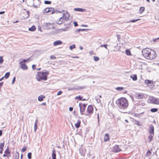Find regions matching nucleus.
<instances>
[{"mask_svg": "<svg viewBox=\"0 0 159 159\" xmlns=\"http://www.w3.org/2000/svg\"><path fill=\"white\" fill-rule=\"evenodd\" d=\"M116 103L121 108H126L129 105V102L127 99L124 97H121L118 99Z\"/></svg>", "mask_w": 159, "mask_h": 159, "instance_id": "f257e3e1", "label": "nucleus"}, {"mask_svg": "<svg viewBox=\"0 0 159 159\" xmlns=\"http://www.w3.org/2000/svg\"><path fill=\"white\" fill-rule=\"evenodd\" d=\"M49 74V73L48 71L38 72L36 75L35 78L39 81L41 80H46L47 79V75Z\"/></svg>", "mask_w": 159, "mask_h": 159, "instance_id": "f03ea898", "label": "nucleus"}, {"mask_svg": "<svg viewBox=\"0 0 159 159\" xmlns=\"http://www.w3.org/2000/svg\"><path fill=\"white\" fill-rule=\"evenodd\" d=\"M93 107L92 105H89L88 106L87 110L86 113L84 115L90 117L93 112Z\"/></svg>", "mask_w": 159, "mask_h": 159, "instance_id": "7ed1b4c3", "label": "nucleus"}, {"mask_svg": "<svg viewBox=\"0 0 159 159\" xmlns=\"http://www.w3.org/2000/svg\"><path fill=\"white\" fill-rule=\"evenodd\" d=\"M43 13L44 14L47 13L52 14L54 13V9L52 7L46 8L43 10Z\"/></svg>", "mask_w": 159, "mask_h": 159, "instance_id": "20e7f679", "label": "nucleus"}, {"mask_svg": "<svg viewBox=\"0 0 159 159\" xmlns=\"http://www.w3.org/2000/svg\"><path fill=\"white\" fill-rule=\"evenodd\" d=\"M59 13H62V17L66 21L69 18L70 15L69 13L66 11L62 10V11H59Z\"/></svg>", "mask_w": 159, "mask_h": 159, "instance_id": "39448f33", "label": "nucleus"}, {"mask_svg": "<svg viewBox=\"0 0 159 159\" xmlns=\"http://www.w3.org/2000/svg\"><path fill=\"white\" fill-rule=\"evenodd\" d=\"M87 105V104H86L79 103L80 111L81 115H83L85 114L84 112Z\"/></svg>", "mask_w": 159, "mask_h": 159, "instance_id": "423d86ee", "label": "nucleus"}, {"mask_svg": "<svg viewBox=\"0 0 159 159\" xmlns=\"http://www.w3.org/2000/svg\"><path fill=\"white\" fill-rule=\"evenodd\" d=\"M154 135V128L153 125H150V142L151 141Z\"/></svg>", "mask_w": 159, "mask_h": 159, "instance_id": "0eeeda50", "label": "nucleus"}, {"mask_svg": "<svg viewBox=\"0 0 159 159\" xmlns=\"http://www.w3.org/2000/svg\"><path fill=\"white\" fill-rule=\"evenodd\" d=\"M150 60H152L155 58L157 54L153 50L150 49Z\"/></svg>", "mask_w": 159, "mask_h": 159, "instance_id": "6e6552de", "label": "nucleus"}, {"mask_svg": "<svg viewBox=\"0 0 159 159\" xmlns=\"http://www.w3.org/2000/svg\"><path fill=\"white\" fill-rule=\"evenodd\" d=\"M150 103L154 104H159V100L152 97H150Z\"/></svg>", "mask_w": 159, "mask_h": 159, "instance_id": "1a4fd4ad", "label": "nucleus"}, {"mask_svg": "<svg viewBox=\"0 0 159 159\" xmlns=\"http://www.w3.org/2000/svg\"><path fill=\"white\" fill-rule=\"evenodd\" d=\"M142 54L146 58L148 59L149 57V52L148 49H144L142 50Z\"/></svg>", "mask_w": 159, "mask_h": 159, "instance_id": "9d476101", "label": "nucleus"}, {"mask_svg": "<svg viewBox=\"0 0 159 159\" xmlns=\"http://www.w3.org/2000/svg\"><path fill=\"white\" fill-rule=\"evenodd\" d=\"M122 149L119 148V146L117 145H116L114 146L112 148V151L114 152H118L121 151Z\"/></svg>", "mask_w": 159, "mask_h": 159, "instance_id": "9b49d317", "label": "nucleus"}, {"mask_svg": "<svg viewBox=\"0 0 159 159\" xmlns=\"http://www.w3.org/2000/svg\"><path fill=\"white\" fill-rule=\"evenodd\" d=\"M65 21L66 20L61 17L56 20V23L58 25H61L64 23Z\"/></svg>", "mask_w": 159, "mask_h": 159, "instance_id": "f8f14e48", "label": "nucleus"}, {"mask_svg": "<svg viewBox=\"0 0 159 159\" xmlns=\"http://www.w3.org/2000/svg\"><path fill=\"white\" fill-rule=\"evenodd\" d=\"M10 153L11 152L9 150V148L7 147L4 152V154L3 155V157H8Z\"/></svg>", "mask_w": 159, "mask_h": 159, "instance_id": "ddd939ff", "label": "nucleus"}, {"mask_svg": "<svg viewBox=\"0 0 159 159\" xmlns=\"http://www.w3.org/2000/svg\"><path fill=\"white\" fill-rule=\"evenodd\" d=\"M20 68L23 70H26L28 69V66L25 63H23V62H20Z\"/></svg>", "mask_w": 159, "mask_h": 159, "instance_id": "4468645a", "label": "nucleus"}, {"mask_svg": "<svg viewBox=\"0 0 159 159\" xmlns=\"http://www.w3.org/2000/svg\"><path fill=\"white\" fill-rule=\"evenodd\" d=\"M4 142L0 143V153L2 154L3 151V148L4 146Z\"/></svg>", "mask_w": 159, "mask_h": 159, "instance_id": "2eb2a0df", "label": "nucleus"}, {"mask_svg": "<svg viewBox=\"0 0 159 159\" xmlns=\"http://www.w3.org/2000/svg\"><path fill=\"white\" fill-rule=\"evenodd\" d=\"M81 123V120H78L76 122L75 124V127L77 129L80 126Z\"/></svg>", "mask_w": 159, "mask_h": 159, "instance_id": "dca6fc26", "label": "nucleus"}, {"mask_svg": "<svg viewBox=\"0 0 159 159\" xmlns=\"http://www.w3.org/2000/svg\"><path fill=\"white\" fill-rule=\"evenodd\" d=\"M110 137L109 135L108 134H106L104 136V140L105 142L109 140Z\"/></svg>", "mask_w": 159, "mask_h": 159, "instance_id": "f3484780", "label": "nucleus"}, {"mask_svg": "<svg viewBox=\"0 0 159 159\" xmlns=\"http://www.w3.org/2000/svg\"><path fill=\"white\" fill-rule=\"evenodd\" d=\"M132 122L134 123V124L138 126H141L142 125L141 123L139 121L136 120L135 119H133Z\"/></svg>", "mask_w": 159, "mask_h": 159, "instance_id": "a211bd4d", "label": "nucleus"}, {"mask_svg": "<svg viewBox=\"0 0 159 159\" xmlns=\"http://www.w3.org/2000/svg\"><path fill=\"white\" fill-rule=\"evenodd\" d=\"M143 94L142 93H139L136 94V97L138 99H141L143 98Z\"/></svg>", "mask_w": 159, "mask_h": 159, "instance_id": "6ab92c4d", "label": "nucleus"}, {"mask_svg": "<svg viewBox=\"0 0 159 159\" xmlns=\"http://www.w3.org/2000/svg\"><path fill=\"white\" fill-rule=\"evenodd\" d=\"M62 42L60 40H57L55 41L53 44L54 46L61 45L62 43Z\"/></svg>", "mask_w": 159, "mask_h": 159, "instance_id": "aec40b11", "label": "nucleus"}, {"mask_svg": "<svg viewBox=\"0 0 159 159\" xmlns=\"http://www.w3.org/2000/svg\"><path fill=\"white\" fill-rule=\"evenodd\" d=\"M19 157V154L18 152H16L14 155V157L15 159H18Z\"/></svg>", "mask_w": 159, "mask_h": 159, "instance_id": "412c9836", "label": "nucleus"}, {"mask_svg": "<svg viewBox=\"0 0 159 159\" xmlns=\"http://www.w3.org/2000/svg\"><path fill=\"white\" fill-rule=\"evenodd\" d=\"M74 10L77 11L84 12L85 11V9L80 8H75L74 9Z\"/></svg>", "mask_w": 159, "mask_h": 159, "instance_id": "4be33fe9", "label": "nucleus"}, {"mask_svg": "<svg viewBox=\"0 0 159 159\" xmlns=\"http://www.w3.org/2000/svg\"><path fill=\"white\" fill-rule=\"evenodd\" d=\"M45 98V96L43 95H40L39 96L38 98V100L39 101H43L44 98Z\"/></svg>", "mask_w": 159, "mask_h": 159, "instance_id": "5701e85b", "label": "nucleus"}, {"mask_svg": "<svg viewBox=\"0 0 159 159\" xmlns=\"http://www.w3.org/2000/svg\"><path fill=\"white\" fill-rule=\"evenodd\" d=\"M154 86V83L152 80H150V89H152Z\"/></svg>", "mask_w": 159, "mask_h": 159, "instance_id": "b1692460", "label": "nucleus"}, {"mask_svg": "<svg viewBox=\"0 0 159 159\" xmlns=\"http://www.w3.org/2000/svg\"><path fill=\"white\" fill-rule=\"evenodd\" d=\"M130 77L133 80L135 81L137 80V77L136 75L134 74L130 75Z\"/></svg>", "mask_w": 159, "mask_h": 159, "instance_id": "393cba45", "label": "nucleus"}, {"mask_svg": "<svg viewBox=\"0 0 159 159\" xmlns=\"http://www.w3.org/2000/svg\"><path fill=\"white\" fill-rule=\"evenodd\" d=\"M52 159H56V154L54 150H53L52 152Z\"/></svg>", "mask_w": 159, "mask_h": 159, "instance_id": "a878e982", "label": "nucleus"}, {"mask_svg": "<svg viewBox=\"0 0 159 159\" xmlns=\"http://www.w3.org/2000/svg\"><path fill=\"white\" fill-rule=\"evenodd\" d=\"M36 29V28L34 25H33L31 28L29 29V30L30 31H35Z\"/></svg>", "mask_w": 159, "mask_h": 159, "instance_id": "bb28decb", "label": "nucleus"}, {"mask_svg": "<svg viewBox=\"0 0 159 159\" xmlns=\"http://www.w3.org/2000/svg\"><path fill=\"white\" fill-rule=\"evenodd\" d=\"M158 111V108H152L150 110V111L152 112H157Z\"/></svg>", "mask_w": 159, "mask_h": 159, "instance_id": "cd10ccee", "label": "nucleus"}, {"mask_svg": "<svg viewBox=\"0 0 159 159\" xmlns=\"http://www.w3.org/2000/svg\"><path fill=\"white\" fill-rule=\"evenodd\" d=\"M125 53L126 55L128 56L131 55V53L130 50L128 49L125 50Z\"/></svg>", "mask_w": 159, "mask_h": 159, "instance_id": "c85d7f7f", "label": "nucleus"}, {"mask_svg": "<svg viewBox=\"0 0 159 159\" xmlns=\"http://www.w3.org/2000/svg\"><path fill=\"white\" fill-rule=\"evenodd\" d=\"M145 8L144 7H140L139 9V12L140 13H143L144 10Z\"/></svg>", "mask_w": 159, "mask_h": 159, "instance_id": "c756f323", "label": "nucleus"}, {"mask_svg": "<svg viewBox=\"0 0 159 159\" xmlns=\"http://www.w3.org/2000/svg\"><path fill=\"white\" fill-rule=\"evenodd\" d=\"M10 72H7V73L5 76H4V78L6 79H7L9 77V76H10Z\"/></svg>", "mask_w": 159, "mask_h": 159, "instance_id": "7c9ffc66", "label": "nucleus"}, {"mask_svg": "<svg viewBox=\"0 0 159 159\" xmlns=\"http://www.w3.org/2000/svg\"><path fill=\"white\" fill-rule=\"evenodd\" d=\"M82 97L81 96H76L75 97V99H78L79 100H82Z\"/></svg>", "mask_w": 159, "mask_h": 159, "instance_id": "2f4dec72", "label": "nucleus"}, {"mask_svg": "<svg viewBox=\"0 0 159 159\" xmlns=\"http://www.w3.org/2000/svg\"><path fill=\"white\" fill-rule=\"evenodd\" d=\"M38 121L37 120H36L34 124V130L35 131L37 129V123Z\"/></svg>", "mask_w": 159, "mask_h": 159, "instance_id": "473e14b6", "label": "nucleus"}, {"mask_svg": "<svg viewBox=\"0 0 159 159\" xmlns=\"http://www.w3.org/2000/svg\"><path fill=\"white\" fill-rule=\"evenodd\" d=\"M124 89V88L123 87H118L116 88V89L117 90L120 91L123 90Z\"/></svg>", "mask_w": 159, "mask_h": 159, "instance_id": "72a5a7b5", "label": "nucleus"}, {"mask_svg": "<svg viewBox=\"0 0 159 159\" xmlns=\"http://www.w3.org/2000/svg\"><path fill=\"white\" fill-rule=\"evenodd\" d=\"M93 59L95 61H97L99 60V58L98 57L94 56L93 57Z\"/></svg>", "mask_w": 159, "mask_h": 159, "instance_id": "f704fd0d", "label": "nucleus"}, {"mask_svg": "<svg viewBox=\"0 0 159 159\" xmlns=\"http://www.w3.org/2000/svg\"><path fill=\"white\" fill-rule=\"evenodd\" d=\"M31 155L32 153L31 152H29L28 153V157L29 159H31Z\"/></svg>", "mask_w": 159, "mask_h": 159, "instance_id": "c9c22d12", "label": "nucleus"}, {"mask_svg": "<svg viewBox=\"0 0 159 159\" xmlns=\"http://www.w3.org/2000/svg\"><path fill=\"white\" fill-rule=\"evenodd\" d=\"M44 3L46 4H50L51 3V2L50 1H45Z\"/></svg>", "mask_w": 159, "mask_h": 159, "instance_id": "e433bc0d", "label": "nucleus"}, {"mask_svg": "<svg viewBox=\"0 0 159 159\" xmlns=\"http://www.w3.org/2000/svg\"><path fill=\"white\" fill-rule=\"evenodd\" d=\"M75 44H73L71 45L70 47V50H72L73 49L75 48Z\"/></svg>", "mask_w": 159, "mask_h": 159, "instance_id": "4c0bfd02", "label": "nucleus"}, {"mask_svg": "<svg viewBox=\"0 0 159 159\" xmlns=\"http://www.w3.org/2000/svg\"><path fill=\"white\" fill-rule=\"evenodd\" d=\"M50 58L51 60H54L56 58V57L55 56L53 55H51L50 56Z\"/></svg>", "mask_w": 159, "mask_h": 159, "instance_id": "58836bf2", "label": "nucleus"}, {"mask_svg": "<svg viewBox=\"0 0 159 159\" xmlns=\"http://www.w3.org/2000/svg\"><path fill=\"white\" fill-rule=\"evenodd\" d=\"M26 148L25 147H24L21 149V152H24L26 151Z\"/></svg>", "mask_w": 159, "mask_h": 159, "instance_id": "ea45409f", "label": "nucleus"}, {"mask_svg": "<svg viewBox=\"0 0 159 159\" xmlns=\"http://www.w3.org/2000/svg\"><path fill=\"white\" fill-rule=\"evenodd\" d=\"M3 61V57L2 56L0 57V64H1Z\"/></svg>", "mask_w": 159, "mask_h": 159, "instance_id": "a19ab883", "label": "nucleus"}, {"mask_svg": "<svg viewBox=\"0 0 159 159\" xmlns=\"http://www.w3.org/2000/svg\"><path fill=\"white\" fill-rule=\"evenodd\" d=\"M140 20V19H135V20H131L130 21V22H135L136 21H137L138 20Z\"/></svg>", "mask_w": 159, "mask_h": 159, "instance_id": "79ce46f5", "label": "nucleus"}, {"mask_svg": "<svg viewBox=\"0 0 159 159\" xmlns=\"http://www.w3.org/2000/svg\"><path fill=\"white\" fill-rule=\"evenodd\" d=\"M107 44H104V45H101V47H104L106 49H107Z\"/></svg>", "mask_w": 159, "mask_h": 159, "instance_id": "37998d69", "label": "nucleus"}, {"mask_svg": "<svg viewBox=\"0 0 159 159\" xmlns=\"http://www.w3.org/2000/svg\"><path fill=\"white\" fill-rule=\"evenodd\" d=\"M89 54L91 55H93L95 54L93 51H91L89 52Z\"/></svg>", "mask_w": 159, "mask_h": 159, "instance_id": "c03bdc74", "label": "nucleus"}, {"mask_svg": "<svg viewBox=\"0 0 159 159\" xmlns=\"http://www.w3.org/2000/svg\"><path fill=\"white\" fill-rule=\"evenodd\" d=\"M29 59H24L22 61H21V62H23V63H25V62H27L29 61Z\"/></svg>", "mask_w": 159, "mask_h": 159, "instance_id": "a18cd8bd", "label": "nucleus"}, {"mask_svg": "<svg viewBox=\"0 0 159 159\" xmlns=\"http://www.w3.org/2000/svg\"><path fill=\"white\" fill-rule=\"evenodd\" d=\"M32 68L33 70H34L36 69V65H33L32 66Z\"/></svg>", "mask_w": 159, "mask_h": 159, "instance_id": "49530a36", "label": "nucleus"}, {"mask_svg": "<svg viewBox=\"0 0 159 159\" xmlns=\"http://www.w3.org/2000/svg\"><path fill=\"white\" fill-rule=\"evenodd\" d=\"M159 39V38H158L157 39H153L152 40L154 42H157V40Z\"/></svg>", "mask_w": 159, "mask_h": 159, "instance_id": "de8ad7c7", "label": "nucleus"}, {"mask_svg": "<svg viewBox=\"0 0 159 159\" xmlns=\"http://www.w3.org/2000/svg\"><path fill=\"white\" fill-rule=\"evenodd\" d=\"M62 92L61 91H59V92H58L57 93V95H59L61 94Z\"/></svg>", "mask_w": 159, "mask_h": 159, "instance_id": "09e8293b", "label": "nucleus"}, {"mask_svg": "<svg viewBox=\"0 0 159 159\" xmlns=\"http://www.w3.org/2000/svg\"><path fill=\"white\" fill-rule=\"evenodd\" d=\"M145 82L148 85V84H149V80H145Z\"/></svg>", "mask_w": 159, "mask_h": 159, "instance_id": "8fccbe9b", "label": "nucleus"}, {"mask_svg": "<svg viewBox=\"0 0 159 159\" xmlns=\"http://www.w3.org/2000/svg\"><path fill=\"white\" fill-rule=\"evenodd\" d=\"M74 25L76 27L78 26V24L76 22H74Z\"/></svg>", "mask_w": 159, "mask_h": 159, "instance_id": "3c124183", "label": "nucleus"}, {"mask_svg": "<svg viewBox=\"0 0 159 159\" xmlns=\"http://www.w3.org/2000/svg\"><path fill=\"white\" fill-rule=\"evenodd\" d=\"M16 78L15 77H14L13 79V80L12 81V84H13L14 83L15 81V80Z\"/></svg>", "mask_w": 159, "mask_h": 159, "instance_id": "603ef678", "label": "nucleus"}, {"mask_svg": "<svg viewBox=\"0 0 159 159\" xmlns=\"http://www.w3.org/2000/svg\"><path fill=\"white\" fill-rule=\"evenodd\" d=\"M72 58H79V57L77 56H75V57H71Z\"/></svg>", "mask_w": 159, "mask_h": 159, "instance_id": "864d4df0", "label": "nucleus"}, {"mask_svg": "<svg viewBox=\"0 0 159 159\" xmlns=\"http://www.w3.org/2000/svg\"><path fill=\"white\" fill-rule=\"evenodd\" d=\"M69 110L70 111H72L73 110V108L72 107H70L69 108Z\"/></svg>", "mask_w": 159, "mask_h": 159, "instance_id": "5fc2aeb1", "label": "nucleus"}, {"mask_svg": "<svg viewBox=\"0 0 159 159\" xmlns=\"http://www.w3.org/2000/svg\"><path fill=\"white\" fill-rule=\"evenodd\" d=\"M5 12L4 11H2L0 12V14H2L5 13Z\"/></svg>", "mask_w": 159, "mask_h": 159, "instance_id": "6e6d98bb", "label": "nucleus"}, {"mask_svg": "<svg viewBox=\"0 0 159 159\" xmlns=\"http://www.w3.org/2000/svg\"><path fill=\"white\" fill-rule=\"evenodd\" d=\"M2 134V131L1 130H0V136H1Z\"/></svg>", "mask_w": 159, "mask_h": 159, "instance_id": "4d7b16f0", "label": "nucleus"}, {"mask_svg": "<svg viewBox=\"0 0 159 159\" xmlns=\"http://www.w3.org/2000/svg\"><path fill=\"white\" fill-rule=\"evenodd\" d=\"M137 115V114H135L134 115V116H135V117H137L138 116V115Z\"/></svg>", "mask_w": 159, "mask_h": 159, "instance_id": "13d9d810", "label": "nucleus"}, {"mask_svg": "<svg viewBox=\"0 0 159 159\" xmlns=\"http://www.w3.org/2000/svg\"><path fill=\"white\" fill-rule=\"evenodd\" d=\"M4 77L3 76L0 79V81L3 80Z\"/></svg>", "mask_w": 159, "mask_h": 159, "instance_id": "bf43d9fd", "label": "nucleus"}, {"mask_svg": "<svg viewBox=\"0 0 159 159\" xmlns=\"http://www.w3.org/2000/svg\"><path fill=\"white\" fill-rule=\"evenodd\" d=\"M18 22H19L18 21L16 20V21H15V22H14L13 23H18Z\"/></svg>", "mask_w": 159, "mask_h": 159, "instance_id": "052dcab7", "label": "nucleus"}, {"mask_svg": "<svg viewBox=\"0 0 159 159\" xmlns=\"http://www.w3.org/2000/svg\"><path fill=\"white\" fill-rule=\"evenodd\" d=\"M23 154H21V159H22V157H23Z\"/></svg>", "mask_w": 159, "mask_h": 159, "instance_id": "680f3d73", "label": "nucleus"}, {"mask_svg": "<svg viewBox=\"0 0 159 159\" xmlns=\"http://www.w3.org/2000/svg\"><path fill=\"white\" fill-rule=\"evenodd\" d=\"M41 68H39L37 69V70H41Z\"/></svg>", "mask_w": 159, "mask_h": 159, "instance_id": "e2e57ef3", "label": "nucleus"}, {"mask_svg": "<svg viewBox=\"0 0 159 159\" xmlns=\"http://www.w3.org/2000/svg\"><path fill=\"white\" fill-rule=\"evenodd\" d=\"M82 26H83L85 27H86L87 26V25H82Z\"/></svg>", "mask_w": 159, "mask_h": 159, "instance_id": "0e129e2a", "label": "nucleus"}, {"mask_svg": "<svg viewBox=\"0 0 159 159\" xmlns=\"http://www.w3.org/2000/svg\"><path fill=\"white\" fill-rule=\"evenodd\" d=\"M42 104L43 105H46L45 103H42Z\"/></svg>", "mask_w": 159, "mask_h": 159, "instance_id": "69168bd1", "label": "nucleus"}, {"mask_svg": "<svg viewBox=\"0 0 159 159\" xmlns=\"http://www.w3.org/2000/svg\"><path fill=\"white\" fill-rule=\"evenodd\" d=\"M80 30H81V31H83V30L79 29V31H80Z\"/></svg>", "mask_w": 159, "mask_h": 159, "instance_id": "338daca9", "label": "nucleus"}, {"mask_svg": "<svg viewBox=\"0 0 159 159\" xmlns=\"http://www.w3.org/2000/svg\"><path fill=\"white\" fill-rule=\"evenodd\" d=\"M153 2H154L156 0H152Z\"/></svg>", "mask_w": 159, "mask_h": 159, "instance_id": "774afa93", "label": "nucleus"}]
</instances>
